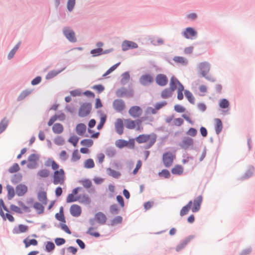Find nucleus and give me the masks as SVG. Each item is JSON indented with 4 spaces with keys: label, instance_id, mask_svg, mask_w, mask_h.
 I'll use <instances>...</instances> for the list:
<instances>
[{
    "label": "nucleus",
    "instance_id": "obj_57",
    "mask_svg": "<svg viewBox=\"0 0 255 255\" xmlns=\"http://www.w3.org/2000/svg\"><path fill=\"white\" fill-rule=\"evenodd\" d=\"M120 64V62L118 63L113 66H112L111 68H110L103 75V76H106L111 73H112L113 71H114L117 67Z\"/></svg>",
    "mask_w": 255,
    "mask_h": 255
},
{
    "label": "nucleus",
    "instance_id": "obj_28",
    "mask_svg": "<svg viewBox=\"0 0 255 255\" xmlns=\"http://www.w3.org/2000/svg\"><path fill=\"white\" fill-rule=\"evenodd\" d=\"M173 61L182 65H186L188 63L187 60L185 58L181 56H175L173 58Z\"/></svg>",
    "mask_w": 255,
    "mask_h": 255
},
{
    "label": "nucleus",
    "instance_id": "obj_26",
    "mask_svg": "<svg viewBox=\"0 0 255 255\" xmlns=\"http://www.w3.org/2000/svg\"><path fill=\"white\" fill-rule=\"evenodd\" d=\"M86 126L84 124H78L76 128V133L80 135H83L86 131Z\"/></svg>",
    "mask_w": 255,
    "mask_h": 255
},
{
    "label": "nucleus",
    "instance_id": "obj_15",
    "mask_svg": "<svg viewBox=\"0 0 255 255\" xmlns=\"http://www.w3.org/2000/svg\"><path fill=\"white\" fill-rule=\"evenodd\" d=\"M202 202V196H198L192 202L193 206H191V210L193 212H196L200 209V205Z\"/></svg>",
    "mask_w": 255,
    "mask_h": 255
},
{
    "label": "nucleus",
    "instance_id": "obj_23",
    "mask_svg": "<svg viewBox=\"0 0 255 255\" xmlns=\"http://www.w3.org/2000/svg\"><path fill=\"white\" fill-rule=\"evenodd\" d=\"M215 129L217 134L221 132L223 128L222 121L219 119H215Z\"/></svg>",
    "mask_w": 255,
    "mask_h": 255
},
{
    "label": "nucleus",
    "instance_id": "obj_49",
    "mask_svg": "<svg viewBox=\"0 0 255 255\" xmlns=\"http://www.w3.org/2000/svg\"><path fill=\"white\" fill-rule=\"evenodd\" d=\"M219 106L222 109L227 108L229 106V102L227 100L223 99L220 102Z\"/></svg>",
    "mask_w": 255,
    "mask_h": 255
},
{
    "label": "nucleus",
    "instance_id": "obj_42",
    "mask_svg": "<svg viewBox=\"0 0 255 255\" xmlns=\"http://www.w3.org/2000/svg\"><path fill=\"white\" fill-rule=\"evenodd\" d=\"M185 95L186 97L187 98L189 102L192 104L194 103V97H193L192 94L189 91L185 90L184 92Z\"/></svg>",
    "mask_w": 255,
    "mask_h": 255
},
{
    "label": "nucleus",
    "instance_id": "obj_46",
    "mask_svg": "<svg viewBox=\"0 0 255 255\" xmlns=\"http://www.w3.org/2000/svg\"><path fill=\"white\" fill-rule=\"evenodd\" d=\"M189 239H186L184 240L182 242H181L179 245H178L176 248V250L177 252H179L181 251L182 249L185 248V247L187 245V244L189 243Z\"/></svg>",
    "mask_w": 255,
    "mask_h": 255
},
{
    "label": "nucleus",
    "instance_id": "obj_64",
    "mask_svg": "<svg viewBox=\"0 0 255 255\" xmlns=\"http://www.w3.org/2000/svg\"><path fill=\"white\" fill-rule=\"evenodd\" d=\"M10 209L14 212L19 213V214L22 213V211H21L20 208L14 205H11L10 206Z\"/></svg>",
    "mask_w": 255,
    "mask_h": 255
},
{
    "label": "nucleus",
    "instance_id": "obj_53",
    "mask_svg": "<svg viewBox=\"0 0 255 255\" xmlns=\"http://www.w3.org/2000/svg\"><path fill=\"white\" fill-rule=\"evenodd\" d=\"M46 251L48 252H51L55 249V245L53 243L48 242L45 246Z\"/></svg>",
    "mask_w": 255,
    "mask_h": 255
},
{
    "label": "nucleus",
    "instance_id": "obj_55",
    "mask_svg": "<svg viewBox=\"0 0 255 255\" xmlns=\"http://www.w3.org/2000/svg\"><path fill=\"white\" fill-rule=\"evenodd\" d=\"M60 71H56L55 70L51 71L49 72L46 76V79H50L51 78H53L55 76H56L57 75H58Z\"/></svg>",
    "mask_w": 255,
    "mask_h": 255
},
{
    "label": "nucleus",
    "instance_id": "obj_2",
    "mask_svg": "<svg viewBox=\"0 0 255 255\" xmlns=\"http://www.w3.org/2000/svg\"><path fill=\"white\" fill-rule=\"evenodd\" d=\"M148 120L149 122L153 121V118H148L147 117H142L140 119L132 120L130 119L125 120V124L126 128L129 129H135L136 130H141L143 128L141 126V123L142 121Z\"/></svg>",
    "mask_w": 255,
    "mask_h": 255
},
{
    "label": "nucleus",
    "instance_id": "obj_33",
    "mask_svg": "<svg viewBox=\"0 0 255 255\" xmlns=\"http://www.w3.org/2000/svg\"><path fill=\"white\" fill-rule=\"evenodd\" d=\"M37 175L41 178H46L49 176L50 171L47 169H42L38 172Z\"/></svg>",
    "mask_w": 255,
    "mask_h": 255
},
{
    "label": "nucleus",
    "instance_id": "obj_44",
    "mask_svg": "<svg viewBox=\"0 0 255 255\" xmlns=\"http://www.w3.org/2000/svg\"><path fill=\"white\" fill-rule=\"evenodd\" d=\"M93 144V141L90 139H84L81 141V144L87 147H91Z\"/></svg>",
    "mask_w": 255,
    "mask_h": 255
},
{
    "label": "nucleus",
    "instance_id": "obj_25",
    "mask_svg": "<svg viewBox=\"0 0 255 255\" xmlns=\"http://www.w3.org/2000/svg\"><path fill=\"white\" fill-rule=\"evenodd\" d=\"M192 205V201H190L188 203L184 206L180 211V215L181 216H183L185 215H186L190 209H191V206Z\"/></svg>",
    "mask_w": 255,
    "mask_h": 255
},
{
    "label": "nucleus",
    "instance_id": "obj_29",
    "mask_svg": "<svg viewBox=\"0 0 255 255\" xmlns=\"http://www.w3.org/2000/svg\"><path fill=\"white\" fill-rule=\"evenodd\" d=\"M52 130L55 133L59 134L63 131V127L61 124L56 123L53 125Z\"/></svg>",
    "mask_w": 255,
    "mask_h": 255
},
{
    "label": "nucleus",
    "instance_id": "obj_6",
    "mask_svg": "<svg viewBox=\"0 0 255 255\" xmlns=\"http://www.w3.org/2000/svg\"><path fill=\"white\" fill-rule=\"evenodd\" d=\"M92 105L90 103H83L80 107L78 115L80 117H85L91 112Z\"/></svg>",
    "mask_w": 255,
    "mask_h": 255
},
{
    "label": "nucleus",
    "instance_id": "obj_14",
    "mask_svg": "<svg viewBox=\"0 0 255 255\" xmlns=\"http://www.w3.org/2000/svg\"><path fill=\"white\" fill-rule=\"evenodd\" d=\"M70 212L72 216L77 217L81 215L82 209L80 206L73 204L70 207Z\"/></svg>",
    "mask_w": 255,
    "mask_h": 255
},
{
    "label": "nucleus",
    "instance_id": "obj_61",
    "mask_svg": "<svg viewBox=\"0 0 255 255\" xmlns=\"http://www.w3.org/2000/svg\"><path fill=\"white\" fill-rule=\"evenodd\" d=\"M59 158L62 161H65L68 158V155L65 150H62L59 154Z\"/></svg>",
    "mask_w": 255,
    "mask_h": 255
},
{
    "label": "nucleus",
    "instance_id": "obj_21",
    "mask_svg": "<svg viewBox=\"0 0 255 255\" xmlns=\"http://www.w3.org/2000/svg\"><path fill=\"white\" fill-rule=\"evenodd\" d=\"M95 219L99 223L104 224L106 222L107 217L104 213L99 212L96 214Z\"/></svg>",
    "mask_w": 255,
    "mask_h": 255
},
{
    "label": "nucleus",
    "instance_id": "obj_10",
    "mask_svg": "<svg viewBox=\"0 0 255 255\" xmlns=\"http://www.w3.org/2000/svg\"><path fill=\"white\" fill-rule=\"evenodd\" d=\"M113 108L117 112H120L123 111L126 108L124 101L121 99H116L113 102Z\"/></svg>",
    "mask_w": 255,
    "mask_h": 255
},
{
    "label": "nucleus",
    "instance_id": "obj_3",
    "mask_svg": "<svg viewBox=\"0 0 255 255\" xmlns=\"http://www.w3.org/2000/svg\"><path fill=\"white\" fill-rule=\"evenodd\" d=\"M156 140V135L154 133L150 134H140L136 138V141L138 143H147V148L151 147Z\"/></svg>",
    "mask_w": 255,
    "mask_h": 255
},
{
    "label": "nucleus",
    "instance_id": "obj_11",
    "mask_svg": "<svg viewBox=\"0 0 255 255\" xmlns=\"http://www.w3.org/2000/svg\"><path fill=\"white\" fill-rule=\"evenodd\" d=\"M155 81L157 85L160 86H164L168 83V79L165 75L159 74L156 76Z\"/></svg>",
    "mask_w": 255,
    "mask_h": 255
},
{
    "label": "nucleus",
    "instance_id": "obj_22",
    "mask_svg": "<svg viewBox=\"0 0 255 255\" xmlns=\"http://www.w3.org/2000/svg\"><path fill=\"white\" fill-rule=\"evenodd\" d=\"M37 198L38 200L43 204L46 205L47 203V198L46 193L45 191H40L38 193Z\"/></svg>",
    "mask_w": 255,
    "mask_h": 255
},
{
    "label": "nucleus",
    "instance_id": "obj_59",
    "mask_svg": "<svg viewBox=\"0 0 255 255\" xmlns=\"http://www.w3.org/2000/svg\"><path fill=\"white\" fill-rule=\"evenodd\" d=\"M31 93V91L28 90H25L23 91L20 95L18 96V100H22L24 99L26 96L29 95Z\"/></svg>",
    "mask_w": 255,
    "mask_h": 255
},
{
    "label": "nucleus",
    "instance_id": "obj_35",
    "mask_svg": "<svg viewBox=\"0 0 255 255\" xmlns=\"http://www.w3.org/2000/svg\"><path fill=\"white\" fill-rule=\"evenodd\" d=\"M23 243L26 248L31 245L37 246L38 244V242L35 239L28 240L27 238L23 240Z\"/></svg>",
    "mask_w": 255,
    "mask_h": 255
},
{
    "label": "nucleus",
    "instance_id": "obj_12",
    "mask_svg": "<svg viewBox=\"0 0 255 255\" xmlns=\"http://www.w3.org/2000/svg\"><path fill=\"white\" fill-rule=\"evenodd\" d=\"M153 78L149 74L143 75L139 79L140 83L144 86L150 84L153 82Z\"/></svg>",
    "mask_w": 255,
    "mask_h": 255
},
{
    "label": "nucleus",
    "instance_id": "obj_30",
    "mask_svg": "<svg viewBox=\"0 0 255 255\" xmlns=\"http://www.w3.org/2000/svg\"><path fill=\"white\" fill-rule=\"evenodd\" d=\"M0 215L2 217L3 220H6L7 219L10 222H13L14 221V219L13 217L10 214H8V213L4 214L3 212L2 211V209L0 207Z\"/></svg>",
    "mask_w": 255,
    "mask_h": 255
},
{
    "label": "nucleus",
    "instance_id": "obj_52",
    "mask_svg": "<svg viewBox=\"0 0 255 255\" xmlns=\"http://www.w3.org/2000/svg\"><path fill=\"white\" fill-rule=\"evenodd\" d=\"M92 88L93 90L97 91V93L99 94H100L105 90L104 86L101 84L94 85L92 87Z\"/></svg>",
    "mask_w": 255,
    "mask_h": 255
},
{
    "label": "nucleus",
    "instance_id": "obj_9",
    "mask_svg": "<svg viewBox=\"0 0 255 255\" xmlns=\"http://www.w3.org/2000/svg\"><path fill=\"white\" fill-rule=\"evenodd\" d=\"M63 33L66 37L71 42H75L76 41L74 32L69 27H65L63 29Z\"/></svg>",
    "mask_w": 255,
    "mask_h": 255
},
{
    "label": "nucleus",
    "instance_id": "obj_20",
    "mask_svg": "<svg viewBox=\"0 0 255 255\" xmlns=\"http://www.w3.org/2000/svg\"><path fill=\"white\" fill-rule=\"evenodd\" d=\"M182 85L181 83L176 78L173 76L171 78L170 80L169 86L172 90L175 91L176 88L178 89V87Z\"/></svg>",
    "mask_w": 255,
    "mask_h": 255
},
{
    "label": "nucleus",
    "instance_id": "obj_39",
    "mask_svg": "<svg viewBox=\"0 0 255 255\" xmlns=\"http://www.w3.org/2000/svg\"><path fill=\"white\" fill-rule=\"evenodd\" d=\"M81 158V156L79 153L78 150L77 149H75L73 151L71 157V161L72 162H76L79 160Z\"/></svg>",
    "mask_w": 255,
    "mask_h": 255
},
{
    "label": "nucleus",
    "instance_id": "obj_51",
    "mask_svg": "<svg viewBox=\"0 0 255 255\" xmlns=\"http://www.w3.org/2000/svg\"><path fill=\"white\" fill-rule=\"evenodd\" d=\"M82 185L87 189L90 188L92 186V182L89 179H84L81 181Z\"/></svg>",
    "mask_w": 255,
    "mask_h": 255
},
{
    "label": "nucleus",
    "instance_id": "obj_5",
    "mask_svg": "<svg viewBox=\"0 0 255 255\" xmlns=\"http://www.w3.org/2000/svg\"><path fill=\"white\" fill-rule=\"evenodd\" d=\"M175 157V155L171 152L168 151L164 153L162 155V161L164 165L166 167L171 166Z\"/></svg>",
    "mask_w": 255,
    "mask_h": 255
},
{
    "label": "nucleus",
    "instance_id": "obj_54",
    "mask_svg": "<svg viewBox=\"0 0 255 255\" xmlns=\"http://www.w3.org/2000/svg\"><path fill=\"white\" fill-rule=\"evenodd\" d=\"M75 0H68L67 1V7L69 11H71L75 6Z\"/></svg>",
    "mask_w": 255,
    "mask_h": 255
},
{
    "label": "nucleus",
    "instance_id": "obj_41",
    "mask_svg": "<svg viewBox=\"0 0 255 255\" xmlns=\"http://www.w3.org/2000/svg\"><path fill=\"white\" fill-rule=\"evenodd\" d=\"M184 91V87L182 85H180L177 89V99L181 100L183 99V91Z\"/></svg>",
    "mask_w": 255,
    "mask_h": 255
},
{
    "label": "nucleus",
    "instance_id": "obj_45",
    "mask_svg": "<svg viewBox=\"0 0 255 255\" xmlns=\"http://www.w3.org/2000/svg\"><path fill=\"white\" fill-rule=\"evenodd\" d=\"M87 234L90 235L92 236H93L96 238H98L100 237V234L95 231V229L93 227L90 228L87 232Z\"/></svg>",
    "mask_w": 255,
    "mask_h": 255
},
{
    "label": "nucleus",
    "instance_id": "obj_58",
    "mask_svg": "<svg viewBox=\"0 0 255 255\" xmlns=\"http://www.w3.org/2000/svg\"><path fill=\"white\" fill-rule=\"evenodd\" d=\"M184 121L181 118H176L174 119L173 125L175 126H181L183 124Z\"/></svg>",
    "mask_w": 255,
    "mask_h": 255
},
{
    "label": "nucleus",
    "instance_id": "obj_38",
    "mask_svg": "<svg viewBox=\"0 0 255 255\" xmlns=\"http://www.w3.org/2000/svg\"><path fill=\"white\" fill-rule=\"evenodd\" d=\"M128 142L124 139H119L116 142V146L120 148L128 146Z\"/></svg>",
    "mask_w": 255,
    "mask_h": 255
},
{
    "label": "nucleus",
    "instance_id": "obj_34",
    "mask_svg": "<svg viewBox=\"0 0 255 255\" xmlns=\"http://www.w3.org/2000/svg\"><path fill=\"white\" fill-rule=\"evenodd\" d=\"M6 189L7 191V198L9 200H11L15 195L14 188L11 186L7 185Z\"/></svg>",
    "mask_w": 255,
    "mask_h": 255
},
{
    "label": "nucleus",
    "instance_id": "obj_40",
    "mask_svg": "<svg viewBox=\"0 0 255 255\" xmlns=\"http://www.w3.org/2000/svg\"><path fill=\"white\" fill-rule=\"evenodd\" d=\"M79 138L75 135H73L72 136H71L70 138L68 139V141L70 142L74 146H76L78 142Z\"/></svg>",
    "mask_w": 255,
    "mask_h": 255
},
{
    "label": "nucleus",
    "instance_id": "obj_60",
    "mask_svg": "<svg viewBox=\"0 0 255 255\" xmlns=\"http://www.w3.org/2000/svg\"><path fill=\"white\" fill-rule=\"evenodd\" d=\"M197 133V130L193 128H190L187 131V134L189 135H190L191 136H195Z\"/></svg>",
    "mask_w": 255,
    "mask_h": 255
},
{
    "label": "nucleus",
    "instance_id": "obj_18",
    "mask_svg": "<svg viewBox=\"0 0 255 255\" xmlns=\"http://www.w3.org/2000/svg\"><path fill=\"white\" fill-rule=\"evenodd\" d=\"M15 191L17 196H22L27 192V187L24 184H20L16 187Z\"/></svg>",
    "mask_w": 255,
    "mask_h": 255
},
{
    "label": "nucleus",
    "instance_id": "obj_36",
    "mask_svg": "<svg viewBox=\"0 0 255 255\" xmlns=\"http://www.w3.org/2000/svg\"><path fill=\"white\" fill-rule=\"evenodd\" d=\"M80 198L77 196H75V195L73 194H69L67 198H66V202L67 203H71L73 202H76L79 200Z\"/></svg>",
    "mask_w": 255,
    "mask_h": 255
},
{
    "label": "nucleus",
    "instance_id": "obj_50",
    "mask_svg": "<svg viewBox=\"0 0 255 255\" xmlns=\"http://www.w3.org/2000/svg\"><path fill=\"white\" fill-rule=\"evenodd\" d=\"M7 121L4 118L0 123V133H1L6 128L7 126Z\"/></svg>",
    "mask_w": 255,
    "mask_h": 255
},
{
    "label": "nucleus",
    "instance_id": "obj_4",
    "mask_svg": "<svg viewBox=\"0 0 255 255\" xmlns=\"http://www.w3.org/2000/svg\"><path fill=\"white\" fill-rule=\"evenodd\" d=\"M198 70L201 75L208 81L215 82V79L212 76L208 75L210 70V64L207 62L200 63L198 65Z\"/></svg>",
    "mask_w": 255,
    "mask_h": 255
},
{
    "label": "nucleus",
    "instance_id": "obj_37",
    "mask_svg": "<svg viewBox=\"0 0 255 255\" xmlns=\"http://www.w3.org/2000/svg\"><path fill=\"white\" fill-rule=\"evenodd\" d=\"M84 167L86 168H92L95 166V163L93 160L91 158L86 160L84 162Z\"/></svg>",
    "mask_w": 255,
    "mask_h": 255
},
{
    "label": "nucleus",
    "instance_id": "obj_16",
    "mask_svg": "<svg viewBox=\"0 0 255 255\" xmlns=\"http://www.w3.org/2000/svg\"><path fill=\"white\" fill-rule=\"evenodd\" d=\"M122 47L123 50L126 51L129 49L136 48L138 45L132 41L125 40L123 42Z\"/></svg>",
    "mask_w": 255,
    "mask_h": 255
},
{
    "label": "nucleus",
    "instance_id": "obj_13",
    "mask_svg": "<svg viewBox=\"0 0 255 255\" xmlns=\"http://www.w3.org/2000/svg\"><path fill=\"white\" fill-rule=\"evenodd\" d=\"M197 32L192 27H187L183 32V36L187 39H193L197 35Z\"/></svg>",
    "mask_w": 255,
    "mask_h": 255
},
{
    "label": "nucleus",
    "instance_id": "obj_56",
    "mask_svg": "<svg viewBox=\"0 0 255 255\" xmlns=\"http://www.w3.org/2000/svg\"><path fill=\"white\" fill-rule=\"evenodd\" d=\"M20 169L19 166L17 163H14L11 167H10L8 171L11 173H14L18 171Z\"/></svg>",
    "mask_w": 255,
    "mask_h": 255
},
{
    "label": "nucleus",
    "instance_id": "obj_63",
    "mask_svg": "<svg viewBox=\"0 0 255 255\" xmlns=\"http://www.w3.org/2000/svg\"><path fill=\"white\" fill-rule=\"evenodd\" d=\"M141 165H142L141 161L140 160H138L137 162L136 165V167L134 168V169L133 170V172H132L134 175H135L137 174L138 170L141 168Z\"/></svg>",
    "mask_w": 255,
    "mask_h": 255
},
{
    "label": "nucleus",
    "instance_id": "obj_8",
    "mask_svg": "<svg viewBox=\"0 0 255 255\" xmlns=\"http://www.w3.org/2000/svg\"><path fill=\"white\" fill-rule=\"evenodd\" d=\"M181 148L187 149L193 145V139L189 137H184L179 144Z\"/></svg>",
    "mask_w": 255,
    "mask_h": 255
},
{
    "label": "nucleus",
    "instance_id": "obj_7",
    "mask_svg": "<svg viewBox=\"0 0 255 255\" xmlns=\"http://www.w3.org/2000/svg\"><path fill=\"white\" fill-rule=\"evenodd\" d=\"M142 109L137 106L130 107L128 110L129 115L133 118H137L140 117L142 114Z\"/></svg>",
    "mask_w": 255,
    "mask_h": 255
},
{
    "label": "nucleus",
    "instance_id": "obj_48",
    "mask_svg": "<svg viewBox=\"0 0 255 255\" xmlns=\"http://www.w3.org/2000/svg\"><path fill=\"white\" fill-rule=\"evenodd\" d=\"M158 175L160 177H163L165 178H169L170 176L169 171L167 169H163L158 173Z\"/></svg>",
    "mask_w": 255,
    "mask_h": 255
},
{
    "label": "nucleus",
    "instance_id": "obj_17",
    "mask_svg": "<svg viewBox=\"0 0 255 255\" xmlns=\"http://www.w3.org/2000/svg\"><path fill=\"white\" fill-rule=\"evenodd\" d=\"M115 129L117 132L119 134H122L124 132L123 120L122 119H117L115 123Z\"/></svg>",
    "mask_w": 255,
    "mask_h": 255
},
{
    "label": "nucleus",
    "instance_id": "obj_47",
    "mask_svg": "<svg viewBox=\"0 0 255 255\" xmlns=\"http://www.w3.org/2000/svg\"><path fill=\"white\" fill-rule=\"evenodd\" d=\"M39 159V156L37 154H32L29 155L28 158V161L30 162L36 164L37 160Z\"/></svg>",
    "mask_w": 255,
    "mask_h": 255
},
{
    "label": "nucleus",
    "instance_id": "obj_19",
    "mask_svg": "<svg viewBox=\"0 0 255 255\" xmlns=\"http://www.w3.org/2000/svg\"><path fill=\"white\" fill-rule=\"evenodd\" d=\"M28 226L24 225H19L17 227L13 228L12 232L15 234H18L22 233H25L28 231Z\"/></svg>",
    "mask_w": 255,
    "mask_h": 255
},
{
    "label": "nucleus",
    "instance_id": "obj_62",
    "mask_svg": "<svg viewBox=\"0 0 255 255\" xmlns=\"http://www.w3.org/2000/svg\"><path fill=\"white\" fill-rule=\"evenodd\" d=\"M122 218L120 216H117L115 219H114L111 222V225L114 226L116 224L121 223L122 222Z\"/></svg>",
    "mask_w": 255,
    "mask_h": 255
},
{
    "label": "nucleus",
    "instance_id": "obj_31",
    "mask_svg": "<svg viewBox=\"0 0 255 255\" xmlns=\"http://www.w3.org/2000/svg\"><path fill=\"white\" fill-rule=\"evenodd\" d=\"M55 217L58 221L65 223V219L64 215L63 208L61 207L60 208L59 212L55 214Z\"/></svg>",
    "mask_w": 255,
    "mask_h": 255
},
{
    "label": "nucleus",
    "instance_id": "obj_27",
    "mask_svg": "<svg viewBox=\"0 0 255 255\" xmlns=\"http://www.w3.org/2000/svg\"><path fill=\"white\" fill-rule=\"evenodd\" d=\"M173 91L174 90L170 88H166L162 91L161 96L164 99L168 98L172 95Z\"/></svg>",
    "mask_w": 255,
    "mask_h": 255
},
{
    "label": "nucleus",
    "instance_id": "obj_32",
    "mask_svg": "<svg viewBox=\"0 0 255 255\" xmlns=\"http://www.w3.org/2000/svg\"><path fill=\"white\" fill-rule=\"evenodd\" d=\"M33 208L35 209L37 213L39 214H42L44 212V206L38 202H35L33 204Z\"/></svg>",
    "mask_w": 255,
    "mask_h": 255
},
{
    "label": "nucleus",
    "instance_id": "obj_24",
    "mask_svg": "<svg viewBox=\"0 0 255 255\" xmlns=\"http://www.w3.org/2000/svg\"><path fill=\"white\" fill-rule=\"evenodd\" d=\"M184 169L180 165H175L171 170L172 174L175 175H181L183 173Z\"/></svg>",
    "mask_w": 255,
    "mask_h": 255
},
{
    "label": "nucleus",
    "instance_id": "obj_1",
    "mask_svg": "<svg viewBox=\"0 0 255 255\" xmlns=\"http://www.w3.org/2000/svg\"><path fill=\"white\" fill-rule=\"evenodd\" d=\"M46 167H51L54 170L52 175V183L54 185H62L64 184L66 176L63 169H59V165L52 158H48L44 162Z\"/></svg>",
    "mask_w": 255,
    "mask_h": 255
},
{
    "label": "nucleus",
    "instance_id": "obj_43",
    "mask_svg": "<svg viewBox=\"0 0 255 255\" xmlns=\"http://www.w3.org/2000/svg\"><path fill=\"white\" fill-rule=\"evenodd\" d=\"M90 52L93 56H97L105 53V52L103 51L102 48H101L93 49Z\"/></svg>",
    "mask_w": 255,
    "mask_h": 255
}]
</instances>
